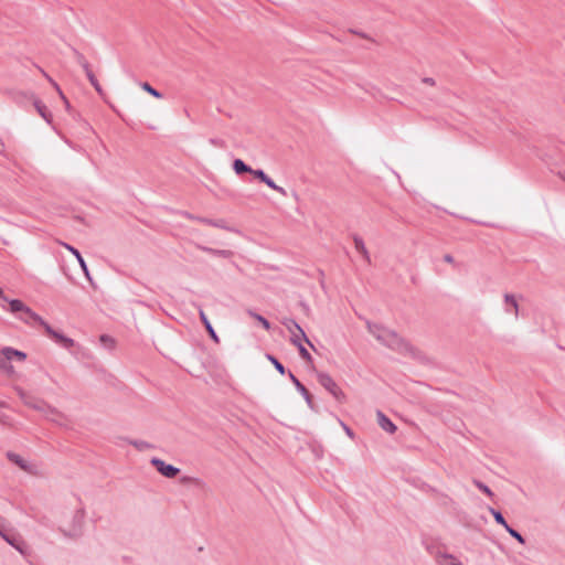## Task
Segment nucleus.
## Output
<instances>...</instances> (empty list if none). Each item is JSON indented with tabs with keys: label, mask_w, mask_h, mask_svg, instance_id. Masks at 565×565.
Listing matches in <instances>:
<instances>
[{
	"label": "nucleus",
	"mask_w": 565,
	"mask_h": 565,
	"mask_svg": "<svg viewBox=\"0 0 565 565\" xmlns=\"http://www.w3.org/2000/svg\"><path fill=\"white\" fill-rule=\"evenodd\" d=\"M9 310L25 324H29L31 327H34L36 324L42 326L46 334L54 339L56 342L61 343L62 345L66 348H71L74 345V341L72 339L66 338L63 334L54 331L38 313H35L23 301L19 299L10 300Z\"/></svg>",
	"instance_id": "obj_1"
},
{
	"label": "nucleus",
	"mask_w": 565,
	"mask_h": 565,
	"mask_svg": "<svg viewBox=\"0 0 565 565\" xmlns=\"http://www.w3.org/2000/svg\"><path fill=\"white\" fill-rule=\"evenodd\" d=\"M366 329L381 344L397 353L404 355H414L416 353L414 345L394 330L370 321H366Z\"/></svg>",
	"instance_id": "obj_2"
},
{
	"label": "nucleus",
	"mask_w": 565,
	"mask_h": 565,
	"mask_svg": "<svg viewBox=\"0 0 565 565\" xmlns=\"http://www.w3.org/2000/svg\"><path fill=\"white\" fill-rule=\"evenodd\" d=\"M26 360V353L15 350L11 347H3L0 349V372L4 375H12L14 369L11 365L12 361L23 362Z\"/></svg>",
	"instance_id": "obj_3"
},
{
	"label": "nucleus",
	"mask_w": 565,
	"mask_h": 565,
	"mask_svg": "<svg viewBox=\"0 0 565 565\" xmlns=\"http://www.w3.org/2000/svg\"><path fill=\"white\" fill-rule=\"evenodd\" d=\"M24 403L28 406L43 413L46 419H49L55 424L62 425L66 422V416L63 412H61L60 409H57L55 407L46 405L43 402L32 404L29 401H24Z\"/></svg>",
	"instance_id": "obj_4"
},
{
	"label": "nucleus",
	"mask_w": 565,
	"mask_h": 565,
	"mask_svg": "<svg viewBox=\"0 0 565 565\" xmlns=\"http://www.w3.org/2000/svg\"><path fill=\"white\" fill-rule=\"evenodd\" d=\"M284 324L286 326L290 333V341L292 344L298 345L299 342L303 340L311 345L310 341L306 337V333L297 322H295L294 320H287L284 322Z\"/></svg>",
	"instance_id": "obj_5"
},
{
	"label": "nucleus",
	"mask_w": 565,
	"mask_h": 565,
	"mask_svg": "<svg viewBox=\"0 0 565 565\" xmlns=\"http://www.w3.org/2000/svg\"><path fill=\"white\" fill-rule=\"evenodd\" d=\"M318 381L319 383L326 388L328 390L338 401H340L342 398V392L341 390L339 388V386L337 385V383L328 375V374H324V373H320L318 375Z\"/></svg>",
	"instance_id": "obj_6"
},
{
	"label": "nucleus",
	"mask_w": 565,
	"mask_h": 565,
	"mask_svg": "<svg viewBox=\"0 0 565 565\" xmlns=\"http://www.w3.org/2000/svg\"><path fill=\"white\" fill-rule=\"evenodd\" d=\"M151 463L162 476L167 478H174L180 472L177 467L166 463L163 460L158 458H153Z\"/></svg>",
	"instance_id": "obj_7"
},
{
	"label": "nucleus",
	"mask_w": 565,
	"mask_h": 565,
	"mask_svg": "<svg viewBox=\"0 0 565 565\" xmlns=\"http://www.w3.org/2000/svg\"><path fill=\"white\" fill-rule=\"evenodd\" d=\"M9 459L13 463H15L18 467H20L22 470H24V471H26L29 473L36 475L39 472L38 466L35 463L26 461L25 459H23L19 455L10 454L9 455Z\"/></svg>",
	"instance_id": "obj_8"
},
{
	"label": "nucleus",
	"mask_w": 565,
	"mask_h": 565,
	"mask_svg": "<svg viewBox=\"0 0 565 565\" xmlns=\"http://www.w3.org/2000/svg\"><path fill=\"white\" fill-rule=\"evenodd\" d=\"M249 173H252L255 178L260 180L263 183H265L270 189L279 192L282 195L286 194V191L281 186H278L263 170H253L252 169V171Z\"/></svg>",
	"instance_id": "obj_9"
},
{
	"label": "nucleus",
	"mask_w": 565,
	"mask_h": 565,
	"mask_svg": "<svg viewBox=\"0 0 565 565\" xmlns=\"http://www.w3.org/2000/svg\"><path fill=\"white\" fill-rule=\"evenodd\" d=\"M58 244H61L64 248H66L67 250H70L75 257L76 259L78 260L79 263V266L84 273V275L86 276V278L89 280L90 279V274H89V270L87 268V265L84 260V258L82 257L81 253L74 248L73 246L66 244V243H63V242H58Z\"/></svg>",
	"instance_id": "obj_10"
},
{
	"label": "nucleus",
	"mask_w": 565,
	"mask_h": 565,
	"mask_svg": "<svg viewBox=\"0 0 565 565\" xmlns=\"http://www.w3.org/2000/svg\"><path fill=\"white\" fill-rule=\"evenodd\" d=\"M355 44L360 47L369 49L370 45L376 44L375 38L363 32H355Z\"/></svg>",
	"instance_id": "obj_11"
},
{
	"label": "nucleus",
	"mask_w": 565,
	"mask_h": 565,
	"mask_svg": "<svg viewBox=\"0 0 565 565\" xmlns=\"http://www.w3.org/2000/svg\"><path fill=\"white\" fill-rule=\"evenodd\" d=\"M377 424L385 431L393 434L396 430V426L382 413H377Z\"/></svg>",
	"instance_id": "obj_12"
},
{
	"label": "nucleus",
	"mask_w": 565,
	"mask_h": 565,
	"mask_svg": "<svg viewBox=\"0 0 565 565\" xmlns=\"http://www.w3.org/2000/svg\"><path fill=\"white\" fill-rule=\"evenodd\" d=\"M505 303L509 307L508 311L512 312L515 317L519 315V303L514 296L512 295H505L504 297Z\"/></svg>",
	"instance_id": "obj_13"
},
{
	"label": "nucleus",
	"mask_w": 565,
	"mask_h": 565,
	"mask_svg": "<svg viewBox=\"0 0 565 565\" xmlns=\"http://www.w3.org/2000/svg\"><path fill=\"white\" fill-rule=\"evenodd\" d=\"M86 76L89 81V83L93 85V87L96 89V92L100 95V96H104L105 93H104V89L102 88L98 79L96 78L95 74L89 70V68H86Z\"/></svg>",
	"instance_id": "obj_14"
},
{
	"label": "nucleus",
	"mask_w": 565,
	"mask_h": 565,
	"mask_svg": "<svg viewBox=\"0 0 565 565\" xmlns=\"http://www.w3.org/2000/svg\"><path fill=\"white\" fill-rule=\"evenodd\" d=\"M233 169H234V171H235L237 174L245 173V172H248V173H249V172L252 171V169H250L248 166H246V164L243 162V160H241V159H236V160H234V162H233Z\"/></svg>",
	"instance_id": "obj_15"
},
{
	"label": "nucleus",
	"mask_w": 565,
	"mask_h": 565,
	"mask_svg": "<svg viewBox=\"0 0 565 565\" xmlns=\"http://www.w3.org/2000/svg\"><path fill=\"white\" fill-rule=\"evenodd\" d=\"M140 87L147 92L148 94H150L151 96L156 97V98H161L162 95L157 90L154 89L149 83L145 82V83H141Z\"/></svg>",
	"instance_id": "obj_16"
},
{
	"label": "nucleus",
	"mask_w": 565,
	"mask_h": 565,
	"mask_svg": "<svg viewBox=\"0 0 565 565\" xmlns=\"http://www.w3.org/2000/svg\"><path fill=\"white\" fill-rule=\"evenodd\" d=\"M250 316L259 322V324H262L266 330H269L270 328V323L268 322L267 319H265L264 317H262L258 313H254V312H250Z\"/></svg>",
	"instance_id": "obj_17"
},
{
	"label": "nucleus",
	"mask_w": 565,
	"mask_h": 565,
	"mask_svg": "<svg viewBox=\"0 0 565 565\" xmlns=\"http://www.w3.org/2000/svg\"><path fill=\"white\" fill-rule=\"evenodd\" d=\"M354 246H355V249L362 254V256L364 257L366 263H370V257H369L367 250L365 249L364 245L361 242L355 239Z\"/></svg>",
	"instance_id": "obj_18"
},
{
	"label": "nucleus",
	"mask_w": 565,
	"mask_h": 565,
	"mask_svg": "<svg viewBox=\"0 0 565 565\" xmlns=\"http://www.w3.org/2000/svg\"><path fill=\"white\" fill-rule=\"evenodd\" d=\"M297 347L299 349V353H300L301 358L307 360V361H310L311 360V355L307 351V349L301 344V342H299V344Z\"/></svg>",
	"instance_id": "obj_19"
},
{
	"label": "nucleus",
	"mask_w": 565,
	"mask_h": 565,
	"mask_svg": "<svg viewBox=\"0 0 565 565\" xmlns=\"http://www.w3.org/2000/svg\"><path fill=\"white\" fill-rule=\"evenodd\" d=\"M35 107H36L38 111L40 113V115H41L44 119L50 120V119H49V117H47V114H46V107H45L42 103L36 102V103H35Z\"/></svg>",
	"instance_id": "obj_20"
},
{
	"label": "nucleus",
	"mask_w": 565,
	"mask_h": 565,
	"mask_svg": "<svg viewBox=\"0 0 565 565\" xmlns=\"http://www.w3.org/2000/svg\"><path fill=\"white\" fill-rule=\"evenodd\" d=\"M268 359L271 361V363L280 374L285 373V367L279 361H277L274 356L270 355L268 356Z\"/></svg>",
	"instance_id": "obj_21"
},
{
	"label": "nucleus",
	"mask_w": 565,
	"mask_h": 565,
	"mask_svg": "<svg viewBox=\"0 0 565 565\" xmlns=\"http://www.w3.org/2000/svg\"><path fill=\"white\" fill-rule=\"evenodd\" d=\"M51 83L53 84L54 88L57 90L60 97L63 99L65 106L68 108L70 107V103H68L67 98L65 97V95L63 94V92L61 90L60 86L55 82H53L52 79H51Z\"/></svg>",
	"instance_id": "obj_22"
},
{
	"label": "nucleus",
	"mask_w": 565,
	"mask_h": 565,
	"mask_svg": "<svg viewBox=\"0 0 565 565\" xmlns=\"http://www.w3.org/2000/svg\"><path fill=\"white\" fill-rule=\"evenodd\" d=\"M440 565H457L451 556H441L439 558Z\"/></svg>",
	"instance_id": "obj_23"
},
{
	"label": "nucleus",
	"mask_w": 565,
	"mask_h": 565,
	"mask_svg": "<svg viewBox=\"0 0 565 565\" xmlns=\"http://www.w3.org/2000/svg\"><path fill=\"white\" fill-rule=\"evenodd\" d=\"M492 514L498 523L502 524L504 527L508 525L500 512L492 511Z\"/></svg>",
	"instance_id": "obj_24"
},
{
	"label": "nucleus",
	"mask_w": 565,
	"mask_h": 565,
	"mask_svg": "<svg viewBox=\"0 0 565 565\" xmlns=\"http://www.w3.org/2000/svg\"><path fill=\"white\" fill-rule=\"evenodd\" d=\"M507 531L513 536L515 537L520 543H524V540L523 537L516 532L514 531L513 529H511L509 525L505 526Z\"/></svg>",
	"instance_id": "obj_25"
},
{
	"label": "nucleus",
	"mask_w": 565,
	"mask_h": 565,
	"mask_svg": "<svg viewBox=\"0 0 565 565\" xmlns=\"http://www.w3.org/2000/svg\"><path fill=\"white\" fill-rule=\"evenodd\" d=\"M205 328H206V330H207L209 334L211 335V338H212L215 342H218V338H217V335H216V333H215V331H214V329H213L212 324L210 323V324L205 326Z\"/></svg>",
	"instance_id": "obj_26"
},
{
	"label": "nucleus",
	"mask_w": 565,
	"mask_h": 565,
	"mask_svg": "<svg viewBox=\"0 0 565 565\" xmlns=\"http://www.w3.org/2000/svg\"><path fill=\"white\" fill-rule=\"evenodd\" d=\"M422 83L430 87L436 85V81L433 77H424Z\"/></svg>",
	"instance_id": "obj_27"
},
{
	"label": "nucleus",
	"mask_w": 565,
	"mask_h": 565,
	"mask_svg": "<svg viewBox=\"0 0 565 565\" xmlns=\"http://www.w3.org/2000/svg\"><path fill=\"white\" fill-rule=\"evenodd\" d=\"M477 486H478V488H479L481 491H483L486 494H488V495H492L491 490H490L487 486H484V484H482V483H480V482H478V483H477Z\"/></svg>",
	"instance_id": "obj_28"
},
{
	"label": "nucleus",
	"mask_w": 565,
	"mask_h": 565,
	"mask_svg": "<svg viewBox=\"0 0 565 565\" xmlns=\"http://www.w3.org/2000/svg\"><path fill=\"white\" fill-rule=\"evenodd\" d=\"M200 318L204 326H207L211 323L203 310L200 311Z\"/></svg>",
	"instance_id": "obj_29"
},
{
	"label": "nucleus",
	"mask_w": 565,
	"mask_h": 565,
	"mask_svg": "<svg viewBox=\"0 0 565 565\" xmlns=\"http://www.w3.org/2000/svg\"><path fill=\"white\" fill-rule=\"evenodd\" d=\"M100 341L104 343H109V345H111V347L114 345V340L107 335H102Z\"/></svg>",
	"instance_id": "obj_30"
},
{
	"label": "nucleus",
	"mask_w": 565,
	"mask_h": 565,
	"mask_svg": "<svg viewBox=\"0 0 565 565\" xmlns=\"http://www.w3.org/2000/svg\"><path fill=\"white\" fill-rule=\"evenodd\" d=\"M4 540H6L9 544H11L12 546H14V547H17V548H18V545H15L14 541H13L10 536H8V535H7V536L4 537Z\"/></svg>",
	"instance_id": "obj_31"
},
{
	"label": "nucleus",
	"mask_w": 565,
	"mask_h": 565,
	"mask_svg": "<svg viewBox=\"0 0 565 565\" xmlns=\"http://www.w3.org/2000/svg\"><path fill=\"white\" fill-rule=\"evenodd\" d=\"M290 376H291L292 381L297 384L298 387H300L301 390H305L303 386L300 385L299 381H297L292 374Z\"/></svg>",
	"instance_id": "obj_32"
},
{
	"label": "nucleus",
	"mask_w": 565,
	"mask_h": 565,
	"mask_svg": "<svg viewBox=\"0 0 565 565\" xmlns=\"http://www.w3.org/2000/svg\"><path fill=\"white\" fill-rule=\"evenodd\" d=\"M186 480H191V481H195V482H198V480L192 479V478H183V481H186Z\"/></svg>",
	"instance_id": "obj_33"
},
{
	"label": "nucleus",
	"mask_w": 565,
	"mask_h": 565,
	"mask_svg": "<svg viewBox=\"0 0 565 565\" xmlns=\"http://www.w3.org/2000/svg\"><path fill=\"white\" fill-rule=\"evenodd\" d=\"M0 536L4 539V537L7 536V534H4V533L0 530Z\"/></svg>",
	"instance_id": "obj_34"
},
{
	"label": "nucleus",
	"mask_w": 565,
	"mask_h": 565,
	"mask_svg": "<svg viewBox=\"0 0 565 565\" xmlns=\"http://www.w3.org/2000/svg\"><path fill=\"white\" fill-rule=\"evenodd\" d=\"M0 536L4 539V537L7 536V534H4V533L0 530Z\"/></svg>",
	"instance_id": "obj_35"
},
{
	"label": "nucleus",
	"mask_w": 565,
	"mask_h": 565,
	"mask_svg": "<svg viewBox=\"0 0 565 565\" xmlns=\"http://www.w3.org/2000/svg\"><path fill=\"white\" fill-rule=\"evenodd\" d=\"M3 296V290L0 288V298Z\"/></svg>",
	"instance_id": "obj_36"
},
{
	"label": "nucleus",
	"mask_w": 565,
	"mask_h": 565,
	"mask_svg": "<svg viewBox=\"0 0 565 565\" xmlns=\"http://www.w3.org/2000/svg\"><path fill=\"white\" fill-rule=\"evenodd\" d=\"M3 406H4V404H3V403H0V408H1V407H3Z\"/></svg>",
	"instance_id": "obj_37"
}]
</instances>
